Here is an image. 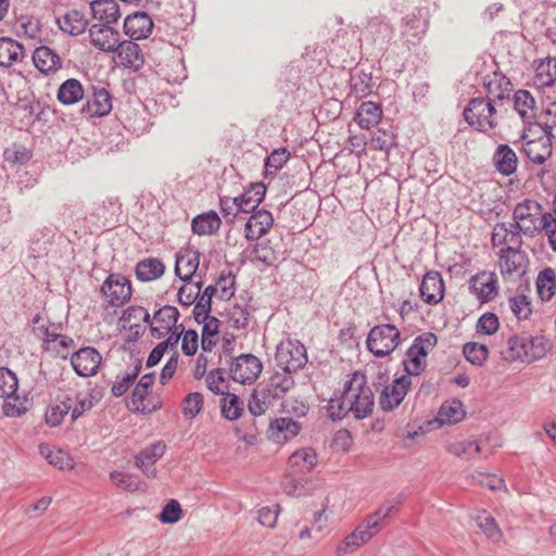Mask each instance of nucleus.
Wrapping results in <instances>:
<instances>
[{
    "label": "nucleus",
    "mask_w": 556,
    "mask_h": 556,
    "mask_svg": "<svg viewBox=\"0 0 556 556\" xmlns=\"http://www.w3.org/2000/svg\"><path fill=\"white\" fill-rule=\"evenodd\" d=\"M345 401H348L350 412L356 419H364L372 413L374 392L367 386L366 377L359 371L350 376L345 387Z\"/></svg>",
    "instance_id": "1"
},
{
    "label": "nucleus",
    "mask_w": 556,
    "mask_h": 556,
    "mask_svg": "<svg viewBox=\"0 0 556 556\" xmlns=\"http://www.w3.org/2000/svg\"><path fill=\"white\" fill-rule=\"evenodd\" d=\"M393 505L381 506L374 514L369 515L351 534H349L337 547V556L353 552L364 543L368 542L381 529L382 521L393 510Z\"/></svg>",
    "instance_id": "2"
},
{
    "label": "nucleus",
    "mask_w": 556,
    "mask_h": 556,
    "mask_svg": "<svg viewBox=\"0 0 556 556\" xmlns=\"http://www.w3.org/2000/svg\"><path fill=\"white\" fill-rule=\"evenodd\" d=\"M501 109L484 97H477L468 102L463 115L469 126L478 131L488 132L497 127Z\"/></svg>",
    "instance_id": "3"
},
{
    "label": "nucleus",
    "mask_w": 556,
    "mask_h": 556,
    "mask_svg": "<svg viewBox=\"0 0 556 556\" xmlns=\"http://www.w3.org/2000/svg\"><path fill=\"white\" fill-rule=\"evenodd\" d=\"M542 211L538 201L526 199L519 202L513 211L514 223L510 224V227L522 231L526 236H535L541 231L543 224L542 215L545 213Z\"/></svg>",
    "instance_id": "4"
},
{
    "label": "nucleus",
    "mask_w": 556,
    "mask_h": 556,
    "mask_svg": "<svg viewBox=\"0 0 556 556\" xmlns=\"http://www.w3.org/2000/svg\"><path fill=\"white\" fill-rule=\"evenodd\" d=\"M400 342V330L394 325L383 324L371 328L367 336L366 345L376 357H384L390 355Z\"/></svg>",
    "instance_id": "5"
},
{
    "label": "nucleus",
    "mask_w": 556,
    "mask_h": 556,
    "mask_svg": "<svg viewBox=\"0 0 556 556\" xmlns=\"http://www.w3.org/2000/svg\"><path fill=\"white\" fill-rule=\"evenodd\" d=\"M438 338L432 332H426L418 336L410 348L406 351L403 359L406 376H418L426 367V357L437 345Z\"/></svg>",
    "instance_id": "6"
},
{
    "label": "nucleus",
    "mask_w": 556,
    "mask_h": 556,
    "mask_svg": "<svg viewBox=\"0 0 556 556\" xmlns=\"http://www.w3.org/2000/svg\"><path fill=\"white\" fill-rule=\"evenodd\" d=\"M276 362L285 371L295 372L307 364L306 349L300 341H287L277 346Z\"/></svg>",
    "instance_id": "7"
},
{
    "label": "nucleus",
    "mask_w": 556,
    "mask_h": 556,
    "mask_svg": "<svg viewBox=\"0 0 556 556\" xmlns=\"http://www.w3.org/2000/svg\"><path fill=\"white\" fill-rule=\"evenodd\" d=\"M483 88L486 91L488 101L495 103V105L503 108V105L510 100L513 92V85L508 77L500 71H493L483 77Z\"/></svg>",
    "instance_id": "8"
},
{
    "label": "nucleus",
    "mask_w": 556,
    "mask_h": 556,
    "mask_svg": "<svg viewBox=\"0 0 556 556\" xmlns=\"http://www.w3.org/2000/svg\"><path fill=\"white\" fill-rule=\"evenodd\" d=\"M262 362L253 354H242L232 359L229 374L233 381L252 383L262 372Z\"/></svg>",
    "instance_id": "9"
},
{
    "label": "nucleus",
    "mask_w": 556,
    "mask_h": 556,
    "mask_svg": "<svg viewBox=\"0 0 556 556\" xmlns=\"http://www.w3.org/2000/svg\"><path fill=\"white\" fill-rule=\"evenodd\" d=\"M101 292L111 306L121 307L130 300V281L123 275L111 274L104 280Z\"/></svg>",
    "instance_id": "10"
},
{
    "label": "nucleus",
    "mask_w": 556,
    "mask_h": 556,
    "mask_svg": "<svg viewBox=\"0 0 556 556\" xmlns=\"http://www.w3.org/2000/svg\"><path fill=\"white\" fill-rule=\"evenodd\" d=\"M552 137L547 132L543 131V135L536 139H528V136L523 134L521 139L522 152L534 164H543L547 159L552 156Z\"/></svg>",
    "instance_id": "11"
},
{
    "label": "nucleus",
    "mask_w": 556,
    "mask_h": 556,
    "mask_svg": "<svg viewBox=\"0 0 556 556\" xmlns=\"http://www.w3.org/2000/svg\"><path fill=\"white\" fill-rule=\"evenodd\" d=\"M101 354L91 346L83 348L71 357L75 372L80 377H91L98 372L101 365Z\"/></svg>",
    "instance_id": "12"
},
{
    "label": "nucleus",
    "mask_w": 556,
    "mask_h": 556,
    "mask_svg": "<svg viewBox=\"0 0 556 556\" xmlns=\"http://www.w3.org/2000/svg\"><path fill=\"white\" fill-rule=\"evenodd\" d=\"M412 379L408 376L396 378L391 384L386 386L379 399L382 410H392L397 407L407 394Z\"/></svg>",
    "instance_id": "13"
},
{
    "label": "nucleus",
    "mask_w": 556,
    "mask_h": 556,
    "mask_svg": "<svg viewBox=\"0 0 556 556\" xmlns=\"http://www.w3.org/2000/svg\"><path fill=\"white\" fill-rule=\"evenodd\" d=\"M179 312L175 306L165 305L157 309L151 319L150 331L154 338L166 337L173 329L179 328Z\"/></svg>",
    "instance_id": "14"
},
{
    "label": "nucleus",
    "mask_w": 556,
    "mask_h": 556,
    "mask_svg": "<svg viewBox=\"0 0 556 556\" xmlns=\"http://www.w3.org/2000/svg\"><path fill=\"white\" fill-rule=\"evenodd\" d=\"M91 43L103 52H115L119 46V33L105 24H94L89 28Z\"/></svg>",
    "instance_id": "15"
},
{
    "label": "nucleus",
    "mask_w": 556,
    "mask_h": 556,
    "mask_svg": "<svg viewBox=\"0 0 556 556\" xmlns=\"http://www.w3.org/2000/svg\"><path fill=\"white\" fill-rule=\"evenodd\" d=\"M508 348L503 352L504 359L508 362L515 361H533L542 357L546 350L542 346L539 351H529L528 337L513 336L509 338Z\"/></svg>",
    "instance_id": "16"
},
{
    "label": "nucleus",
    "mask_w": 556,
    "mask_h": 556,
    "mask_svg": "<svg viewBox=\"0 0 556 556\" xmlns=\"http://www.w3.org/2000/svg\"><path fill=\"white\" fill-rule=\"evenodd\" d=\"M470 290L481 303H488L497 293V277L491 271H481L470 279Z\"/></svg>",
    "instance_id": "17"
},
{
    "label": "nucleus",
    "mask_w": 556,
    "mask_h": 556,
    "mask_svg": "<svg viewBox=\"0 0 556 556\" xmlns=\"http://www.w3.org/2000/svg\"><path fill=\"white\" fill-rule=\"evenodd\" d=\"M166 445L162 441H157L146 448H143L135 457V465L139 468L148 478L156 477V469L154 464L164 455Z\"/></svg>",
    "instance_id": "18"
},
{
    "label": "nucleus",
    "mask_w": 556,
    "mask_h": 556,
    "mask_svg": "<svg viewBox=\"0 0 556 556\" xmlns=\"http://www.w3.org/2000/svg\"><path fill=\"white\" fill-rule=\"evenodd\" d=\"M274 224V217L267 210H257L249 217L244 226V237L249 241H256L265 236Z\"/></svg>",
    "instance_id": "19"
},
{
    "label": "nucleus",
    "mask_w": 556,
    "mask_h": 556,
    "mask_svg": "<svg viewBox=\"0 0 556 556\" xmlns=\"http://www.w3.org/2000/svg\"><path fill=\"white\" fill-rule=\"evenodd\" d=\"M421 299L428 304H437L443 300L444 282L439 271H428L419 287Z\"/></svg>",
    "instance_id": "20"
},
{
    "label": "nucleus",
    "mask_w": 556,
    "mask_h": 556,
    "mask_svg": "<svg viewBox=\"0 0 556 556\" xmlns=\"http://www.w3.org/2000/svg\"><path fill=\"white\" fill-rule=\"evenodd\" d=\"M153 21L144 12H136L128 15L124 21V33L131 40H139L149 37L152 33Z\"/></svg>",
    "instance_id": "21"
},
{
    "label": "nucleus",
    "mask_w": 556,
    "mask_h": 556,
    "mask_svg": "<svg viewBox=\"0 0 556 556\" xmlns=\"http://www.w3.org/2000/svg\"><path fill=\"white\" fill-rule=\"evenodd\" d=\"M279 400L263 383H260L251 393L248 409L254 417L265 415Z\"/></svg>",
    "instance_id": "22"
},
{
    "label": "nucleus",
    "mask_w": 556,
    "mask_h": 556,
    "mask_svg": "<svg viewBox=\"0 0 556 556\" xmlns=\"http://www.w3.org/2000/svg\"><path fill=\"white\" fill-rule=\"evenodd\" d=\"M115 52L119 64L126 68L139 71L144 63L142 50L134 40L119 41L118 49Z\"/></svg>",
    "instance_id": "23"
},
{
    "label": "nucleus",
    "mask_w": 556,
    "mask_h": 556,
    "mask_svg": "<svg viewBox=\"0 0 556 556\" xmlns=\"http://www.w3.org/2000/svg\"><path fill=\"white\" fill-rule=\"evenodd\" d=\"M300 430V422L287 417L276 418L269 422L268 437L281 444L296 437Z\"/></svg>",
    "instance_id": "24"
},
{
    "label": "nucleus",
    "mask_w": 556,
    "mask_h": 556,
    "mask_svg": "<svg viewBox=\"0 0 556 556\" xmlns=\"http://www.w3.org/2000/svg\"><path fill=\"white\" fill-rule=\"evenodd\" d=\"M200 263L198 251L187 250L176 256L175 274L185 282L193 280Z\"/></svg>",
    "instance_id": "25"
},
{
    "label": "nucleus",
    "mask_w": 556,
    "mask_h": 556,
    "mask_svg": "<svg viewBox=\"0 0 556 556\" xmlns=\"http://www.w3.org/2000/svg\"><path fill=\"white\" fill-rule=\"evenodd\" d=\"M514 109L523 122L531 123L535 119L538 105L534 97L526 89H519L514 93Z\"/></svg>",
    "instance_id": "26"
},
{
    "label": "nucleus",
    "mask_w": 556,
    "mask_h": 556,
    "mask_svg": "<svg viewBox=\"0 0 556 556\" xmlns=\"http://www.w3.org/2000/svg\"><path fill=\"white\" fill-rule=\"evenodd\" d=\"M492 161L496 169L504 176H510L517 170L518 157L508 144H500Z\"/></svg>",
    "instance_id": "27"
},
{
    "label": "nucleus",
    "mask_w": 556,
    "mask_h": 556,
    "mask_svg": "<svg viewBox=\"0 0 556 556\" xmlns=\"http://www.w3.org/2000/svg\"><path fill=\"white\" fill-rule=\"evenodd\" d=\"M112 110V98L104 88L94 89L93 94L88 99L81 111L90 116H104Z\"/></svg>",
    "instance_id": "28"
},
{
    "label": "nucleus",
    "mask_w": 556,
    "mask_h": 556,
    "mask_svg": "<svg viewBox=\"0 0 556 556\" xmlns=\"http://www.w3.org/2000/svg\"><path fill=\"white\" fill-rule=\"evenodd\" d=\"M92 17L105 25L116 23L121 17L119 7L115 0H93L90 2Z\"/></svg>",
    "instance_id": "29"
},
{
    "label": "nucleus",
    "mask_w": 556,
    "mask_h": 556,
    "mask_svg": "<svg viewBox=\"0 0 556 556\" xmlns=\"http://www.w3.org/2000/svg\"><path fill=\"white\" fill-rule=\"evenodd\" d=\"M34 65L45 74L55 72L62 67V61L59 54L47 46H40L33 53Z\"/></svg>",
    "instance_id": "30"
},
{
    "label": "nucleus",
    "mask_w": 556,
    "mask_h": 556,
    "mask_svg": "<svg viewBox=\"0 0 556 556\" xmlns=\"http://www.w3.org/2000/svg\"><path fill=\"white\" fill-rule=\"evenodd\" d=\"M317 463V454L311 447L295 451L289 457L288 465L293 473H307L313 470Z\"/></svg>",
    "instance_id": "31"
},
{
    "label": "nucleus",
    "mask_w": 556,
    "mask_h": 556,
    "mask_svg": "<svg viewBox=\"0 0 556 556\" xmlns=\"http://www.w3.org/2000/svg\"><path fill=\"white\" fill-rule=\"evenodd\" d=\"M24 59V47L14 39L0 38V66L10 67Z\"/></svg>",
    "instance_id": "32"
},
{
    "label": "nucleus",
    "mask_w": 556,
    "mask_h": 556,
    "mask_svg": "<svg viewBox=\"0 0 556 556\" xmlns=\"http://www.w3.org/2000/svg\"><path fill=\"white\" fill-rule=\"evenodd\" d=\"M265 193L266 187L263 182L252 184L241 197H237L241 213L257 211L256 208L264 200Z\"/></svg>",
    "instance_id": "33"
},
{
    "label": "nucleus",
    "mask_w": 556,
    "mask_h": 556,
    "mask_svg": "<svg viewBox=\"0 0 556 556\" xmlns=\"http://www.w3.org/2000/svg\"><path fill=\"white\" fill-rule=\"evenodd\" d=\"M365 34L374 43L384 45L391 40L394 30L384 17L375 16L368 22Z\"/></svg>",
    "instance_id": "34"
},
{
    "label": "nucleus",
    "mask_w": 556,
    "mask_h": 556,
    "mask_svg": "<svg viewBox=\"0 0 556 556\" xmlns=\"http://www.w3.org/2000/svg\"><path fill=\"white\" fill-rule=\"evenodd\" d=\"M382 116V110L379 104L368 101L363 102L356 111L355 121L363 129H370L376 126Z\"/></svg>",
    "instance_id": "35"
},
{
    "label": "nucleus",
    "mask_w": 556,
    "mask_h": 556,
    "mask_svg": "<svg viewBox=\"0 0 556 556\" xmlns=\"http://www.w3.org/2000/svg\"><path fill=\"white\" fill-rule=\"evenodd\" d=\"M291 374L285 370L282 372L277 371L263 384L280 401L294 387V379Z\"/></svg>",
    "instance_id": "36"
},
{
    "label": "nucleus",
    "mask_w": 556,
    "mask_h": 556,
    "mask_svg": "<svg viewBox=\"0 0 556 556\" xmlns=\"http://www.w3.org/2000/svg\"><path fill=\"white\" fill-rule=\"evenodd\" d=\"M220 218L218 215L211 211L205 214L195 216L192 219V231L199 236H208L216 232L220 227Z\"/></svg>",
    "instance_id": "37"
},
{
    "label": "nucleus",
    "mask_w": 556,
    "mask_h": 556,
    "mask_svg": "<svg viewBox=\"0 0 556 556\" xmlns=\"http://www.w3.org/2000/svg\"><path fill=\"white\" fill-rule=\"evenodd\" d=\"M556 80V59L541 60L535 67L534 85L538 88L552 86Z\"/></svg>",
    "instance_id": "38"
},
{
    "label": "nucleus",
    "mask_w": 556,
    "mask_h": 556,
    "mask_svg": "<svg viewBox=\"0 0 556 556\" xmlns=\"http://www.w3.org/2000/svg\"><path fill=\"white\" fill-rule=\"evenodd\" d=\"M84 98V88L79 80L70 78L58 90V100L65 104H75Z\"/></svg>",
    "instance_id": "39"
},
{
    "label": "nucleus",
    "mask_w": 556,
    "mask_h": 556,
    "mask_svg": "<svg viewBox=\"0 0 556 556\" xmlns=\"http://www.w3.org/2000/svg\"><path fill=\"white\" fill-rule=\"evenodd\" d=\"M60 28L72 36L83 34L88 25V21L79 11L73 10L58 20Z\"/></svg>",
    "instance_id": "40"
},
{
    "label": "nucleus",
    "mask_w": 556,
    "mask_h": 556,
    "mask_svg": "<svg viewBox=\"0 0 556 556\" xmlns=\"http://www.w3.org/2000/svg\"><path fill=\"white\" fill-rule=\"evenodd\" d=\"M165 266L157 258H146L136 266V276L141 281H152L164 274Z\"/></svg>",
    "instance_id": "41"
},
{
    "label": "nucleus",
    "mask_w": 556,
    "mask_h": 556,
    "mask_svg": "<svg viewBox=\"0 0 556 556\" xmlns=\"http://www.w3.org/2000/svg\"><path fill=\"white\" fill-rule=\"evenodd\" d=\"M220 400V409L224 418L237 420L244 412V403L233 393L225 392Z\"/></svg>",
    "instance_id": "42"
},
{
    "label": "nucleus",
    "mask_w": 556,
    "mask_h": 556,
    "mask_svg": "<svg viewBox=\"0 0 556 556\" xmlns=\"http://www.w3.org/2000/svg\"><path fill=\"white\" fill-rule=\"evenodd\" d=\"M463 403L459 400L444 402L438 413V419L441 424H456L465 417Z\"/></svg>",
    "instance_id": "43"
},
{
    "label": "nucleus",
    "mask_w": 556,
    "mask_h": 556,
    "mask_svg": "<svg viewBox=\"0 0 556 556\" xmlns=\"http://www.w3.org/2000/svg\"><path fill=\"white\" fill-rule=\"evenodd\" d=\"M536 289L543 301H548L555 293L556 276L555 271L547 267L540 271L536 279Z\"/></svg>",
    "instance_id": "44"
},
{
    "label": "nucleus",
    "mask_w": 556,
    "mask_h": 556,
    "mask_svg": "<svg viewBox=\"0 0 556 556\" xmlns=\"http://www.w3.org/2000/svg\"><path fill=\"white\" fill-rule=\"evenodd\" d=\"M447 451L457 457L472 459L481 453V447L476 440H460L451 443Z\"/></svg>",
    "instance_id": "45"
},
{
    "label": "nucleus",
    "mask_w": 556,
    "mask_h": 556,
    "mask_svg": "<svg viewBox=\"0 0 556 556\" xmlns=\"http://www.w3.org/2000/svg\"><path fill=\"white\" fill-rule=\"evenodd\" d=\"M228 323L237 329H244L249 325L251 313L247 304H233L227 313Z\"/></svg>",
    "instance_id": "46"
},
{
    "label": "nucleus",
    "mask_w": 556,
    "mask_h": 556,
    "mask_svg": "<svg viewBox=\"0 0 556 556\" xmlns=\"http://www.w3.org/2000/svg\"><path fill=\"white\" fill-rule=\"evenodd\" d=\"M290 153L285 148L274 150L265 160V176H274L289 160Z\"/></svg>",
    "instance_id": "47"
},
{
    "label": "nucleus",
    "mask_w": 556,
    "mask_h": 556,
    "mask_svg": "<svg viewBox=\"0 0 556 556\" xmlns=\"http://www.w3.org/2000/svg\"><path fill=\"white\" fill-rule=\"evenodd\" d=\"M39 451L50 465L59 467L60 469L72 467V460L64 451L53 450L49 445L43 444L39 446Z\"/></svg>",
    "instance_id": "48"
},
{
    "label": "nucleus",
    "mask_w": 556,
    "mask_h": 556,
    "mask_svg": "<svg viewBox=\"0 0 556 556\" xmlns=\"http://www.w3.org/2000/svg\"><path fill=\"white\" fill-rule=\"evenodd\" d=\"M72 408L71 399L66 397L59 403L51 405L46 412V422L51 427L59 426L64 416L68 414Z\"/></svg>",
    "instance_id": "49"
},
{
    "label": "nucleus",
    "mask_w": 556,
    "mask_h": 556,
    "mask_svg": "<svg viewBox=\"0 0 556 556\" xmlns=\"http://www.w3.org/2000/svg\"><path fill=\"white\" fill-rule=\"evenodd\" d=\"M463 354L472 365L481 366L489 356V350L484 344L468 342L463 348Z\"/></svg>",
    "instance_id": "50"
},
{
    "label": "nucleus",
    "mask_w": 556,
    "mask_h": 556,
    "mask_svg": "<svg viewBox=\"0 0 556 556\" xmlns=\"http://www.w3.org/2000/svg\"><path fill=\"white\" fill-rule=\"evenodd\" d=\"M477 525L489 540L494 542H498L501 540V529L498 528L495 519L485 511L477 516Z\"/></svg>",
    "instance_id": "51"
},
{
    "label": "nucleus",
    "mask_w": 556,
    "mask_h": 556,
    "mask_svg": "<svg viewBox=\"0 0 556 556\" xmlns=\"http://www.w3.org/2000/svg\"><path fill=\"white\" fill-rule=\"evenodd\" d=\"M16 375L8 368H0V397H11L17 391Z\"/></svg>",
    "instance_id": "52"
},
{
    "label": "nucleus",
    "mask_w": 556,
    "mask_h": 556,
    "mask_svg": "<svg viewBox=\"0 0 556 556\" xmlns=\"http://www.w3.org/2000/svg\"><path fill=\"white\" fill-rule=\"evenodd\" d=\"M509 308L519 319H528L532 313L531 301L525 294L513 296L508 300Z\"/></svg>",
    "instance_id": "53"
},
{
    "label": "nucleus",
    "mask_w": 556,
    "mask_h": 556,
    "mask_svg": "<svg viewBox=\"0 0 556 556\" xmlns=\"http://www.w3.org/2000/svg\"><path fill=\"white\" fill-rule=\"evenodd\" d=\"M427 21H422L416 14L406 15L404 18L403 35L412 37L413 39H419L420 35L426 33Z\"/></svg>",
    "instance_id": "54"
},
{
    "label": "nucleus",
    "mask_w": 556,
    "mask_h": 556,
    "mask_svg": "<svg viewBox=\"0 0 556 556\" xmlns=\"http://www.w3.org/2000/svg\"><path fill=\"white\" fill-rule=\"evenodd\" d=\"M141 370V362L138 361L134 369L126 372L119 381H116L112 387V394L116 397L124 395L129 387L134 383Z\"/></svg>",
    "instance_id": "55"
},
{
    "label": "nucleus",
    "mask_w": 556,
    "mask_h": 556,
    "mask_svg": "<svg viewBox=\"0 0 556 556\" xmlns=\"http://www.w3.org/2000/svg\"><path fill=\"white\" fill-rule=\"evenodd\" d=\"M348 401H345V390L340 397H332L328 402L327 410L328 415L332 420H341L349 413L350 409Z\"/></svg>",
    "instance_id": "56"
},
{
    "label": "nucleus",
    "mask_w": 556,
    "mask_h": 556,
    "mask_svg": "<svg viewBox=\"0 0 556 556\" xmlns=\"http://www.w3.org/2000/svg\"><path fill=\"white\" fill-rule=\"evenodd\" d=\"M370 144L376 150L388 152L395 146V136L391 130L378 129L374 134Z\"/></svg>",
    "instance_id": "57"
},
{
    "label": "nucleus",
    "mask_w": 556,
    "mask_h": 556,
    "mask_svg": "<svg viewBox=\"0 0 556 556\" xmlns=\"http://www.w3.org/2000/svg\"><path fill=\"white\" fill-rule=\"evenodd\" d=\"M110 479L114 484L126 491L135 492L139 490L140 481L135 476L121 471H113L110 473Z\"/></svg>",
    "instance_id": "58"
},
{
    "label": "nucleus",
    "mask_w": 556,
    "mask_h": 556,
    "mask_svg": "<svg viewBox=\"0 0 556 556\" xmlns=\"http://www.w3.org/2000/svg\"><path fill=\"white\" fill-rule=\"evenodd\" d=\"M182 405L185 416L193 418L203 407V395L199 392L189 393L185 397Z\"/></svg>",
    "instance_id": "59"
},
{
    "label": "nucleus",
    "mask_w": 556,
    "mask_h": 556,
    "mask_svg": "<svg viewBox=\"0 0 556 556\" xmlns=\"http://www.w3.org/2000/svg\"><path fill=\"white\" fill-rule=\"evenodd\" d=\"M518 253L516 248L513 247H507L500 251L498 256L502 273L511 274L518 268L514 260Z\"/></svg>",
    "instance_id": "60"
},
{
    "label": "nucleus",
    "mask_w": 556,
    "mask_h": 556,
    "mask_svg": "<svg viewBox=\"0 0 556 556\" xmlns=\"http://www.w3.org/2000/svg\"><path fill=\"white\" fill-rule=\"evenodd\" d=\"M351 87L357 94H365L370 91L371 76L363 71L351 75Z\"/></svg>",
    "instance_id": "61"
},
{
    "label": "nucleus",
    "mask_w": 556,
    "mask_h": 556,
    "mask_svg": "<svg viewBox=\"0 0 556 556\" xmlns=\"http://www.w3.org/2000/svg\"><path fill=\"white\" fill-rule=\"evenodd\" d=\"M498 318L493 313L483 314L477 323V331L486 336L495 333L498 329Z\"/></svg>",
    "instance_id": "62"
},
{
    "label": "nucleus",
    "mask_w": 556,
    "mask_h": 556,
    "mask_svg": "<svg viewBox=\"0 0 556 556\" xmlns=\"http://www.w3.org/2000/svg\"><path fill=\"white\" fill-rule=\"evenodd\" d=\"M181 517V508L176 500H170L162 509L159 519L163 523H175Z\"/></svg>",
    "instance_id": "63"
},
{
    "label": "nucleus",
    "mask_w": 556,
    "mask_h": 556,
    "mask_svg": "<svg viewBox=\"0 0 556 556\" xmlns=\"http://www.w3.org/2000/svg\"><path fill=\"white\" fill-rule=\"evenodd\" d=\"M545 122L543 131L556 138V101H551L542 109Z\"/></svg>",
    "instance_id": "64"
}]
</instances>
